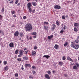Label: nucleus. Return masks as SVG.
<instances>
[{
	"mask_svg": "<svg viewBox=\"0 0 79 79\" xmlns=\"http://www.w3.org/2000/svg\"><path fill=\"white\" fill-rule=\"evenodd\" d=\"M25 27L26 31H30L32 29V25L31 24H26Z\"/></svg>",
	"mask_w": 79,
	"mask_h": 79,
	"instance_id": "nucleus-1",
	"label": "nucleus"
},
{
	"mask_svg": "<svg viewBox=\"0 0 79 79\" xmlns=\"http://www.w3.org/2000/svg\"><path fill=\"white\" fill-rule=\"evenodd\" d=\"M71 47H73V48H74L76 50H77L78 48H79V45H77L76 44H72L71 45Z\"/></svg>",
	"mask_w": 79,
	"mask_h": 79,
	"instance_id": "nucleus-2",
	"label": "nucleus"
},
{
	"mask_svg": "<svg viewBox=\"0 0 79 79\" xmlns=\"http://www.w3.org/2000/svg\"><path fill=\"white\" fill-rule=\"evenodd\" d=\"M27 6L28 8L29 12L31 13L32 11V9L31 8V6H32V5H31V3L29 2L28 3Z\"/></svg>",
	"mask_w": 79,
	"mask_h": 79,
	"instance_id": "nucleus-3",
	"label": "nucleus"
},
{
	"mask_svg": "<svg viewBox=\"0 0 79 79\" xmlns=\"http://www.w3.org/2000/svg\"><path fill=\"white\" fill-rule=\"evenodd\" d=\"M54 8H55V9H61V7L60 6L58 5H56L54 6Z\"/></svg>",
	"mask_w": 79,
	"mask_h": 79,
	"instance_id": "nucleus-4",
	"label": "nucleus"
},
{
	"mask_svg": "<svg viewBox=\"0 0 79 79\" xmlns=\"http://www.w3.org/2000/svg\"><path fill=\"white\" fill-rule=\"evenodd\" d=\"M18 35H19V32H18V31H16L14 33V35L15 36V37H18Z\"/></svg>",
	"mask_w": 79,
	"mask_h": 79,
	"instance_id": "nucleus-5",
	"label": "nucleus"
},
{
	"mask_svg": "<svg viewBox=\"0 0 79 79\" xmlns=\"http://www.w3.org/2000/svg\"><path fill=\"white\" fill-rule=\"evenodd\" d=\"M53 27H52L51 29L52 31H54L55 30V29L56 27V25L55 24L52 25Z\"/></svg>",
	"mask_w": 79,
	"mask_h": 79,
	"instance_id": "nucleus-6",
	"label": "nucleus"
},
{
	"mask_svg": "<svg viewBox=\"0 0 79 79\" xmlns=\"http://www.w3.org/2000/svg\"><path fill=\"white\" fill-rule=\"evenodd\" d=\"M44 76H45V77L46 78H47V79H50V77L49 75H48V74H46Z\"/></svg>",
	"mask_w": 79,
	"mask_h": 79,
	"instance_id": "nucleus-7",
	"label": "nucleus"
},
{
	"mask_svg": "<svg viewBox=\"0 0 79 79\" xmlns=\"http://www.w3.org/2000/svg\"><path fill=\"white\" fill-rule=\"evenodd\" d=\"M67 60L69 61H72V62H74V61H73V59H71V58L69 56L67 57Z\"/></svg>",
	"mask_w": 79,
	"mask_h": 79,
	"instance_id": "nucleus-8",
	"label": "nucleus"
},
{
	"mask_svg": "<svg viewBox=\"0 0 79 79\" xmlns=\"http://www.w3.org/2000/svg\"><path fill=\"white\" fill-rule=\"evenodd\" d=\"M73 69L77 70V69H78V68L76 65H74L73 66Z\"/></svg>",
	"mask_w": 79,
	"mask_h": 79,
	"instance_id": "nucleus-9",
	"label": "nucleus"
},
{
	"mask_svg": "<svg viewBox=\"0 0 79 79\" xmlns=\"http://www.w3.org/2000/svg\"><path fill=\"white\" fill-rule=\"evenodd\" d=\"M9 46L10 47H14V44L13 43H11L9 44Z\"/></svg>",
	"mask_w": 79,
	"mask_h": 79,
	"instance_id": "nucleus-10",
	"label": "nucleus"
},
{
	"mask_svg": "<svg viewBox=\"0 0 79 79\" xmlns=\"http://www.w3.org/2000/svg\"><path fill=\"white\" fill-rule=\"evenodd\" d=\"M27 66H28L29 68H31V64H25V68H27Z\"/></svg>",
	"mask_w": 79,
	"mask_h": 79,
	"instance_id": "nucleus-11",
	"label": "nucleus"
},
{
	"mask_svg": "<svg viewBox=\"0 0 79 79\" xmlns=\"http://www.w3.org/2000/svg\"><path fill=\"white\" fill-rule=\"evenodd\" d=\"M23 53H24V51H23V50H20L19 51L20 55H23Z\"/></svg>",
	"mask_w": 79,
	"mask_h": 79,
	"instance_id": "nucleus-12",
	"label": "nucleus"
},
{
	"mask_svg": "<svg viewBox=\"0 0 79 79\" xmlns=\"http://www.w3.org/2000/svg\"><path fill=\"white\" fill-rule=\"evenodd\" d=\"M32 55L33 56H35L36 55V52L35 51H33L32 53Z\"/></svg>",
	"mask_w": 79,
	"mask_h": 79,
	"instance_id": "nucleus-13",
	"label": "nucleus"
},
{
	"mask_svg": "<svg viewBox=\"0 0 79 79\" xmlns=\"http://www.w3.org/2000/svg\"><path fill=\"white\" fill-rule=\"evenodd\" d=\"M43 57H45L47 59H48L49 58H50V56L48 55H44L43 56Z\"/></svg>",
	"mask_w": 79,
	"mask_h": 79,
	"instance_id": "nucleus-14",
	"label": "nucleus"
},
{
	"mask_svg": "<svg viewBox=\"0 0 79 79\" xmlns=\"http://www.w3.org/2000/svg\"><path fill=\"white\" fill-rule=\"evenodd\" d=\"M59 47L58 45L56 44L54 46V48H56V49H58Z\"/></svg>",
	"mask_w": 79,
	"mask_h": 79,
	"instance_id": "nucleus-15",
	"label": "nucleus"
},
{
	"mask_svg": "<svg viewBox=\"0 0 79 79\" xmlns=\"http://www.w3.org/2000/svg\"><path fill=\"white\" fill-rule=\"evenodd\" d=\"M48 39H52L53 37V35H51V36H48Z\"/></svg>",
	"mask_w": 79,
	"mask_h": 79,
	"instance_id": "nucleus-16",
	"label": "nucleus"
},
{
	"mask_svg": "<svg viewBox=\"0 0 79 79\" xmlns=\"http://www.w3.org/2000/svg\"><path fill=\"white\" fill-rule=\"evenodd\" d=\"M23 59L25 60H28V58L26 56H24L23 57Z\"/></svg>",
	"mask_w": 79,
	"mask_h": 79,
	"instance_id": "nucleus-17",
	"label": "nucleus"
},
{
	"mask_svg": "<svg viewBox=\"0 0 79 79\" xmlns=\"http://www.w3.org/2000/svg\"><path fill=\"white\" fill-rule=\"evenodd\" d=\"M44 29L45 30H47L48 29V27L47 26H45L44 27Z\"/></svg>",
	"mask_w": 79,
	"mask_h": 79,
	"instance_id": "nucleus-18",
	"label": "nucleus"
},
{
	"mask_svg": "<svg viewBox=\"0 0 79 79\" xmlns=\"http://www.w3.org/2000/svg\"><path fill=\"white\" fill-rule=\"evenodd\" d=\"M32 3V5H33V6H35L36 5H37V4H36V2H33Z\"/></svg>",
	"mask_w": 79,
	"mask_h": 79,
	"instance_id": "nucleus-19",
	"label": "nucleus"
},
{
	"mask_svg": "<svg viewBox=\"0 0 79 79\" xmlns=\"http://www.w3.org/2000/svg\"><path fill=\"white\" fill-rule=\"evenodd\" d=\"M44 24L46 26H47V25H48V22H44Z\"/></svg>",
	"mask_w": 79,
	"mask_h": 79,
	"instance_id": "nucleus-20",
	"label": "nucleus"
},
{
	"mask_svg": "<svg viewBox=\"0 0 79 79\" xmlns=\"http://www.w3.org/2000/svg\"><path fill=\"white\" fill-rule=\"evenodd\" d=\"M68 44V42H66L65 44H64V47H66V46H67Z\"/></svg>",
	"mask_w": 79,
	"mask_h": 79,
	"instance_id": "nucleus-21",
	"label": "nucleus"
},
{
	"mask_svg": "<svg viewBox=\"0 0 79 79\" xmlns=\"http://www.w3.org/2000/svg\"><path fill=\"white\" fill-rule=\"evenodd\" d=\"M31 34L33 35H36L37 34V33H36V32H34L31 33Z\"/></svg>",
	"mask_w": 79,
	"mask_h": 79,
	"instance_id": "nucleus-22",
	"label": "nucleus"
},
{
	"mask_svg": "<svg viewBox=\"0 0 79 79\" xmlns=\"http://www.w3.org/2000/svg\"><path fill=\"white\" fill-rule=\"evenodd\" d=\"M74 31L75 32H77L78 30H77V29L76 27H75L74 29Z\"/></svg>",
	"mask_w": 79,
	"mask_h": 79,
	"instance_id": "nucleus-23",
	"label": "nucleus"
},
{
	"mask_svg": "<svg viewBox=\"0 0 79 79\" xmlns=\"http://www.w3.org/2000/svg\"><path fill=\"white\" fill-rule=\"evenodd\" d=\"M62 64H63L62 62H60L59 63V65H60V66H62Z\"/></svg>",
	"mask_w": 79,
	"mask_h": 79,
	"instance_id": "nucleus-24",
	"label": "nucleus"
},
{
	"mask_svg": "<svg viewBox=\"0 0 79 79\" xmlns=\"http://www.w3.org/2000/svg\"><path fill=\"white\" fill-rule=\"evenodd\" d=\"M18 52H19V50H18L17 49L15 51V54H18Z\"/></svg>",
	"mask_w": 79,
	"mask_h": 79,
	"instance_id": "nucleus-25",
	"label": "nucleus"
},
{
	"mask_svg": "<svg viewBox=\"0 0 79 79\" xmlns=\"http://www.w3.org/2000/svg\"><path fill=\"white\" fill-rule=\"evenodd\" d=\"M78 25H79V24L77 23H75L74 24V26H76V27H77V26H78Z\"/></svg>",
	"mask_w": 79,
	"mask_h": 79,
	"instance_id": "nucleus-26",
	"label": "nucleus"
},
{
	"mask_svg": "<svg viewBox=\"0 0 79 79\" xmlns=\"http://www.w3.org/2000/svg\"><path fill=\"white\" fill-rule=\"evenodd\" d=\"M1 11L2 12H4L5 11V9L4 7L2 8Z\"/></svg>",
	"mask_w": 79,
	"mask_h": 79,
	"instance_id": "nucleus-27",
	"label": "nucleus"
},
{
	"mask_svg": "<svg viewBox=\"0 0 79 79\" xmlns=\"http://www.w3.org/2000/svg\"><path fill=\"white\" fill-rule=\"evenodd\" d=\"M8 66H7L5 68V70L7 71V70H8Z\"/></svg>",
	"mask_w": 79,
	"mask_h": 79,
	"instance_id": "nucleus-28",
	"label": "nucleus"
},
{
	"mask_svg": "<svg viewBox=\"0 0 79 79\" xmlns=\"http://www.w3.org/2000/svg\"><path fill=\"white\" fill-rule=\"evenodd\" d=\"M7 64V62L6 61H4V65H6Z\"/></svg>",
	"mask_w": 79,
	"mask_h": 79,
	"instance_id": "nucleus-29",
	"label": "nucleus"
},
{
	"mask_svg": "<svg viewBox=\"0 0 79 79\" xmlns=\"http://www.w3.org/2000/svg\"><path fill=\"white\" fill-rule=\"evenodd\" d=\"M30 79H33V77L32 75H30L29 77Z\"/></svg>",
	"mask_w": 79,
	"mask_h": 79,
	"instance_id": "nucleus-30",
	"label": "nucleus"
},
{
	"mask_svg": "<svg viewBox=\"0 0 79 79\" xmlns=\"http://www.w3.org/2000/svg\"><path fill=\"white\" fill-rule=\"evenodd\" d=\"M20 37H23V34L22 33H20Z\"/></svg>",
	"mask_w": 79,
	"mask_h": 79,
	"instance_id": "nucleus-31",
	"label": "nucleus"
},
{
	"mask_svg": "<svg viewBox=\"0 0 79 79\" xmlns=\"http://www.w3.org/2000/svg\"><path fill=\"white\" fill-rule=\"evenodd\" d=\"M17 60L18 61H21V60L20 58H17Z\"/></svg>",
	"mask_w": 79,
	"mask_h": 79,
	"instance_id": "nucleus-32",
	"label": "nucleus"
},
{
	"mask_svg": "<svg viewBox=\"0 0 79 79\" xmlns=\"http://www.w3.org/2000/svg\"><path fill=\"white\" fill-rule=\"evenodd\" d=\"M62 60H66V57L64 56H63Z\"/></svg>",
	"mask_w": 79,
	"mask_h": 79,
	"instance_id": "nucleus-33",
	"label": "nucleus"
},
{
	"mask_svg": "<svg viewBox=\"0 0 79 79\" xmlns=\"http://www.w3.org/2000/svg\"><path fill=\"white\" fill-rule=\"evenodd\" d=\"M64 32V31L63 30H61L60 31V34H63Z\"/></svg>",
	"mask_w": 79,
	"mask_h": 79,
	"instance_id": "nucleus-34",
	"label": "nucleus"
},
{
	"mask_svg": "<svg viewBox=\"0 0 79 79\" xmlns=\"http://www.w3.org/2000/svg\"><path fill=\"white\" fill-rule=\"evenodd\" d=\"M18 2H19V0H16L15 2V4H18Z\"/></svg>",
	"mask_w": 79,
	"mask_h": 79,
	"instance_id": "nucleus-35",
	"label": "nucleus"
},
{
	"mask_svg": "<svg viewBox=\"0 0 79 79\" xmlns=\"http://www.w3.org/2000/svg\"><path fill=\"white\" fill-rule=\"evenodd\" d=\"M62 19H65L66 18H65V17H64V16H62Z\"/></svg>",
	"mask_w": 79,
	"mask_h": 79,
	"instance_id": "nucleus-36",
	"label": "nucleus"
},
{
	"mask_svg": "<svg viewBox=\"0 0 79 79\" xmlns=\"http://www.w3.org/2000/svg\"><path fill=\"white\" fill-rule=\"evenodd\" d=\"M48 73L50 75H51V72H50V71H48Z\"/></svg>",
	"mask_w": 79,
	"mask_h": 79,
	"instance_id": "nucleus-37",
	"label": "nucleus"
},
{
	"mask_svg": "<svg viewBox=\"0 0 79 79\" xmlns=\"http://www.w3.org/2000/svg\"><path fill=\"white\" fill-rule=\"evenodd\" d=\"M15 77H18V74H17V73H15Z\"/></svg>",
	"mask_w": 79,
	"mask_h": 79,
	"instance_id": "nucleus-38",
	"label": "nucleus"
},
{
	"mask_svg": "<svg viewBox=\"0 0 79 79\" xmlns=\"http://www.w3.org/2000/svg\"><path fill=\"white\" fill-rule=\"evenodd\" d=\"M75 42H76V43L77 44V43H78L79 42V40H75Z\"/></svg>",
	"mask_w": 79,
	"mask_h": 79,
	"instance_id": "nucleus-39",
	"label": "nucleus"
},
{
	"mask_svg": "<svg viewBox=\"0 0 79 79\" xmlns=\"http://www.w3.org/2000/svg\"><path fill=\"white\" fill-rule=\"evenodd\" d=\"M64 77H68V75L66 74H64Z\"/></svg>",
	"mask_w": 79,
	"mask_h": 79,
	"instance_id": "nucleus-40",
	"label": "nucleus"
},
{
	"mask_svg": "<svg viewBox=\"0 0 79 79\" xmlns=\"http://www.w3.org/2000/svg\"><path fill=\"white\" fill-rule=\"evenodd\" d=\"M76 65L77 67H79V64L77 63H76Z\"/></svg>",
	"mask_w": 79,
	"mask_h": 79,
	"instance_id": "nucleus-41",
	"label": "nucleus"
},
{
	"mask_svg": "<svg viewBox=\"0 0 79 79\" xmlns=\"http://www.w3.org/2000/svg\"><path fill=\"white\" fill-rule=\"evenodd\" d=\"M32 69H35V66H33L32 67Z\"/></svg>",
	"mask_w": 79,
	"mask_h": 79,
	"instance_id": "nucleus-42",
	"label": "nucleus"
},
{
	"mask_svg": "<svg viewBox=\"0 0 79 79\" xmlns=\"http://www.w3.org/2000/svg\"><path fill=\"white\" fill-rule=\"evenodd\" d=\"M56 23L57 25H59V22L58 21H56Z\"/></svg>",
	"mask_w": 79,
	"mask_h": 79,
	"instance_id": "nucleus-43",
	"label": "nucleus"
},
{
	"mask_svg": "<svg viewBox=\"0 0 79 79\" xmlns=\"http://www.w3.org/2000/svg\"><path fill=\"white\" fill-rule=\"evenodd\" d=\"M66 26H65V25H64V27H63V29H64V30L66 29Z\"/></svg>",
	"mask_w": 79,
	"mask_h": 79,
	"instance_id": "nucleus-44",
	"label": "nucleus"
},
{
	"mask_svg": "<svg viewBox=\"0 0 79 79\" xmlns=\"http://www.w3.org/2000/svg\"><path fill=\"white\" fill-rule=\"evenodd\" d=\"M34 50H36V49H37V46H35L34 47Z\"/></svg>",
	"mask_w": 79,
	"mask_h": 79,
	"instance_id": "nucleus-45",
	"label": "nucleus"
},
{
	"mask_svg": "<svg viewBox=\"0 0 79 79\" xmlns=\"http://www.w3.org/2000/svg\"><path fill=\"white\" fill-rule=\"evenodd\" d=\"M76 27L77 28L78 30H79V25L77 26Z\"/></svg>",
	"mask_w": 79,
	"mask_h": 79,
	"instance_id": "nucleus-46",
	"label": "nucleus"
},
{
	"mask_svg": "<svg viewBox=\"0 0 79 79\" xmlns=\"http://www.w3.org/2000/svg\"><path fill=\"white\" fill-rule=\"evenodd\" d=\"M27 17L26 16H24L23 17V19H26Z\"/></svg>",
	"mask_w": 79,
	"mask_h": 79,
	"instance_id": "nucleus-47",
	"label": "nucleus"
},
{
	"mask_svg": "<svg viewBox=\"0 0 79 79\" xmlns=\"http://www.w3.org/2000/svg\"><path fill=\"white\" fill-rule=\"evenodd\" d=\"M21 69H22V70H23L24 69V68L23 67V65H22Z\"/></svg>",
	"mask_w": 79,
	"mask_h": 79,
	"instance_id": "nucleus-48",
	"label": "nucleus"
},
{
	"mask_svg": "<svg viewBox=\"0 0 79 79\" xmlns=\"http://www.w3.org/2000/svg\"><path fill=\"white\" fill-rule=\"evenodd\" d=\"M3 18V16L0 15V19H2Z\"/></svg>",
	"mask_w": 79,
	"mask_h": 79,
	"instance_id": "nucleus-49",
	"label": "nucleus"
},
{
	"mask_svg": "<svg viewBox=\"0 0 79 79\" xmlns=\"http://www.w3.org/2000/svg\"><path fill=\"white\" fill-rule=\"evenodd\" d=\"M35 73H36V72H35V71H34L33 72V74H35Z\"/></svg>",
	"mask_w": 79,
	"mask_h": 79,
	"instance_id": "nucleus-50",
	"label": "nucleus"
},
{
	"mask_svg": "<svg viewBox=\"0 0 79 79\" xmlns=\"http://www.w3.org/2000/svg\"><path fill=\"white\" fill-rule=\"evenodd\" d=\"M35 9L33 10V11H32H32H31V12H32L33 13H34V12H35Z\"/></svg>",
	"mask_w": 79,
	"mask_h": 79,
	"instance_id": "nucleus-51",
	"label": "nucleus"
},
{
	"mask_svg": "<svg viewBox=\"0 0 79 79\" xmlns=\"http://www.w3.org/2000/svg\"><path fill=\"white\" fill-rule=\"evenodd\" d=\"M21 55H19L18 56V57H19V58H20V57H21Z\"/></svg>",
	"mask_w": 79,
	"mask_h": 79,
	"instance_id": "nucleus-52",
	"label": "nucleus"
},
{
	"mask_svg": "<svg viewBox=\"0 0 79 79\" xmlns=\"http://www.w3.org/2000/svg\"><path fill=\"white\" fill-rule=\"evenodd\" d=\"M19 24H21L22 25V24H23V22H20L19 23Z\"/></svg>",
	"mask_w": 79,
	"mask_h": 79,
	"instance_id": "nucleus-53",
	"label": "nucleus"
},
{
	"mask_svg": "<svg viewBox=\"0 0 79 79\" xmlns=\"http://www.w3.org/2000/svg\"><path fill=\"white\" fill-rule=\"evenodd\" d=\"M10 3H13V1H12L11 2H10Z\"/></svg>",
	"mask_w": 79,
	"mask_h": 79,
	"instance_id": "nucleus-54",
	"label": "nucleus"
},
{
	"mask_svg": "<svg viewBox=\"0 0 79 79\" xmlns=\"http://www.w3.org/2000/svg\"><path fill=\"white\" fill-rule=\"evenodd\" d=\"M28 52V51H25V53L26 54H27V52Z\"/></svg>",
	"mask_w": 79,
	"mask_h": 79,
	"instance_id": "nucleus-55",
	"label": "nucleus"
},
{
	"mask_svg": "<svg viewBox=\"0 0 79 79\" xmlns=\"http://www.w3.org/2000/svg\"><path fill=\"white\" fill-rule=\"evenodd\" d=\"M12 14H15V11H14L12 12Z\"/></svg>",
	"mask_w": 79,
	"mask_h": 79,
	"instance_id": "nucleus-56",
	"label": "nucleus"
},
{
	"mask_svg": "<svg viewBox=\"0 0 79 79\" xmlns=\"http://www.w3.org/2000/svg\"><path fill=\"white\" fill-rule=\"evenodd\" d=\"M36 35H35V36H34L33 37V38H36Z\"/></svg>",
	"mask_w": 79,
	"mask_h": 79,
	"instance_id": "nucleus-57",
	"label": "nucleus"
},
{
	"mask_svg": "<svg viewBox=\"0 0 79 79\" xmlns=\"http://www.w3.org/2000/svg\"><path fill=\"white\" fill-rule=\"evenodd\" d=\"M30 40H32V38L31 37H30Z\"/></svg>",
	"mask_w": 79,
	"mask_h": 79,
	"instance_id": "nucleus-58",
	"label": "nucleus"
},
{
	"mask_svg": "<svg viewBox=\"0 0 79 79\" xmlns=\"http://www.w3.org/2000/svg\"><path fill=\"white\" fill-rule=\"evenodd\" d=\"M27 39L28 40H29V39H28V36H27Z\"/></svg>",
	"mask_w": 79,
	"mask_h": 79,
	"instance_id": "nucleus-59",
	"label": "nucleus"
},
{
	"mask_svg": "<svg viewBox=\"0 0 79 79\" xmlns=\"http://www.w3.org/2000/svg\"><path fill=\"white\" fill-rule=\"evenodd\" d=\"M27 50V48H25L24 49V51H25V50Z\"/></svg>",
	"mask_w": 79,
	"mask_h": 79,
	"instance_id": "nucleus-60",
	"label": "nucleus"
},
{
	"mask_svg": "<svg viewBox=\"0 0 79 79\" xmlns=\"http://www.w3.org/2000/svg\"><path fill=\"white\" fill-rule=\"evenodd\" d=\"M11 27H15V26L14 25L12 26Z\"/></svg>",
	"mask_w": 79,
	"mask_h": 79,
	"instance_id": "nucleus-61",
	"label": "nucleus"
},
{
	"mask_svg": "<svg viewBox=\"0 0 79 79\" xmlns=\"http://www.w3.org/2000/svg\"><path fill=\"white\" fill-rule=\"evenodd\" d=\"M1 32H2V30H0V34H1Z\"/></svg>",
	"mask_w": 79,
	"mask_h": 79,
	"instance_id": "nucleus-62",
	"label": "nucleus"
},
{
	"mask_svg": "<svg viewBox=\"0 0 79 79\" xmlns=\"http://www.w3.org/2000/svg\"><path fill=\"white\" fill-rule=\"evenodd\" d=\"M17 5H20V3H19Z\"/></svg>",
	"mask_w": 79,
	"mask_h": 79,
	"instance_id": "nucleus-63",
	"label": "nucleus"
},
{
	"mask_svg": "<svg viewBox=\"0 0 79 79\" xmlns=\"http://www.w3.org/2000/svg\"><path fill=\"white\" fill-rule=\"evenodd\" d=\"M77 39H79V36H78V37L77 38Z\"/></svg>",
	"mask_w": 79,
	"mask_h": 79,
	"instance_id": "nucleus-64",
	"label": "nucleus"
}]
</instances>
